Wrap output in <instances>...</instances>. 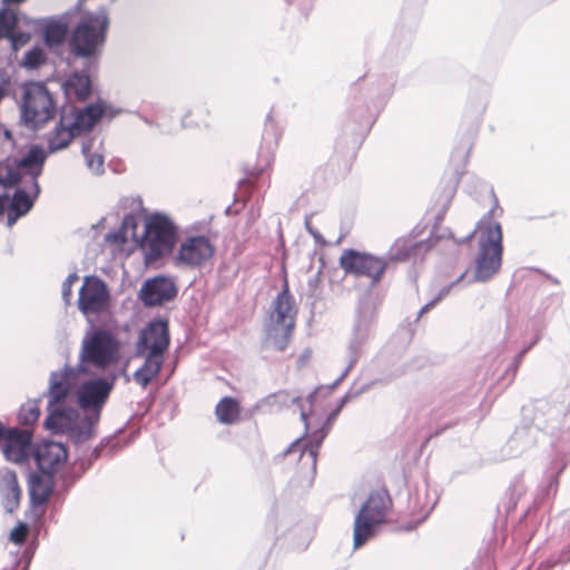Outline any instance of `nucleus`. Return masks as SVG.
Segmentation results:
<instances>
[{"instance_id": "f257e3e1", "label": "nucleus", "mask_w": 570, "mask_h": 570, "mask_svg": "<svg viewBox=\"0 0 570 570\" xmlns=\"http://www.w3.org/2000/svg\"><path fill=\"white\" fill-rule=\"evenodd\" d=\"M521 416L524 422L533 424L542 434L551 438L556 460L547 471L544 494H556L559 475L570 458V384L553 391L548 397L523 405Z\"/></svg>"}, {"instance_id": "f03ea898", "label": "nucleus", "mask_w": 570, "mask_h": 570, "mask_svg": "<svg viewBox=\"0 0 570 570\" xmlns=\"http://www.w3.org/2000/svg\"><path fill=\"white\" fill-rule=\"evenodd\" d=\"M492 217L482 218L473 230L476 242V253L473 259V281L478 283H485L492 279L502 266V228Z\"/></svg>"}, {"instance_id": "7ed1b4c3", "label": "nucleus", "mask_w": 570, "mask_h": 570, "mask_svg": "<svg viewBox=\"0 0 570 570\" xmlns=\"http://www.w3.org/2000/svg\"><path fill=\"white\" fill-rule=\"evenodd\" d=\"M109 24L105 9L82 16L68 37L70 53L75 58L96 59L107 40Z\"/></svg>"}, {"instance_id": "20e7f679", "label": "nucleus", "mask_w": 570, "mask_h": 570, "mask_svg": "<svg viewBox=\"0 0 570 570\" xmlns=\"http://www.w3.org/2000/svg\"><path fill=\"white\" fill-rule=\"evenodd\" d=\"M120 358V342L117 336L107 328L95 327L92 324L86 331L81 341L79 362L76 365L87 373V366L106 370L115 365Z\"/></svg>"}, {"instance_id": "39448f33", "label": "nucleus", "mask_w": 570, "mask_h": 570, "mask_svg": "<svg viewBox=\"0 0 570 570\" xmlns=\"http://www.w3.org/2000/svg\"><path fill=\"white\" fill-rule=\"evenodd\" d=\"M393 507L385 488L372 491L357 511L354 520L353 541L357 549L366 543L383 524Z\"/></svg>"}, {"instance_id": "423d86ee", "label": "nucleus", "mask_w": 570, "mask_h": 570, "mask_svg": "<svg viewBox=\"0 0 570 570\" xmlns=\"http://www.w3.org/2000/svg\"><path fill=\"white\" fill-rule=\"evenodd\" d=\"M376 328V308L367 299L361 301L356 311L353 331L347 345V365L342 374L330 386L335 389L358 362L366 344L373 337Z\"/></svg>"}, {"instance_id": "0eeeda50", "label": "nucleus", "mask_w": 570, "mask_h": 570, "mask_svg": "<svg viewBox=\"0 0 570 570\" xmlns=\"http://www.w3.org/2000/svg\"><path fill=\"white\" fill-rule=\"evenodd\" d=\"M295 302L285 287L272 304L268 322L265 324L267 341L278 351H284L291 341L296 320Z\"/></svg>"}, {"instance_id": "6e6552de", "label": "nucleus", "mask_w": 570, "mask_h": 570, "mask_svg": "<svg viewBox=\"0 0 570 570\" xmlns=\"http://www.w3.org/2000/svg\"><path fill=\"white\" fill-rule=\"evenodd\" d=\"M99 420L100 416L97 414L85 413L80 416L78 410L65 406L52 410L45 421V426L49 430L66 432L75 444H82L94 436V429Z\"/></svg>"}, {"instance_id": "1a4fd4ad", "label": "nucleus", "mask_w": 570, "mask_h": 570, "mask_svg": "<svg viewBox=\"0 0 570 570\" xmlns=\"http://www.w3.org/2000/svg\"><path fill=\"white\" fill-rule=\"evenodd\" d=\"M145 217L147 218L142 238L145 256L147 262H156L173 250L178 228L169 216Z\"/></svg>"}, {"instance_id": "9d476101", "label": "nucleus", "mask_w": 570, "mask_h": 570, "mask_svg": "<svg viewBox=\"0 0 570 570\" xmlns=\"http://www.w3.org/2000/svg\"><path fill=\"white\" fill-rule=\"evenodd\" d=\"M55 114V101L46 86L38 82L28 85L22 106L24 121L37 129L53 118Z\"/></svg>"}, {"instance_id": "9b49d317", "label": "nucleus", "mask_w": 570, "mask_h": 570, "mask_svg": "<svg viewBox=\"0 0 570 570\" xmlns=\"http://www.w3.org/2000/svg\"><path fill=\"white\" fill-rule=\"evenodd\" d=\"M118 376L111 373L106 376L91 377L83 381L77 389V404L85 413L101 415Z\"/></svg>"}, {"instance_id": "f8f14e48", "label": "nucleus", "mask_w": 570, "mask_h": 570, "mask_svg": "<svg viewBox=\"0 0 570 570\" xmlns=\"http://www.w3.org/2000/svg\"><path fill=\"white\" fill-rule=\"evenodd\" d=\"M340 266L346 274L366 277L371 286H375L382 279L387 263L382 257L350 248L342 253Z\"/></svg>"}, {"instance_id": "ddd939ff", "label": "nucleus", "mask_w": 570, "mask_h": 570, "mask_svg": "<svg viewBox=\"0 0 570 570\" xmlns=\"http://www.w3.org/2000/svg\"><path fill=\"white\" fill-rule=\"evenodd\" d=\"M170 344L168 321L154 318L139 332L136 343V355H154L165 357Z\"/></svg>"}, {"instance_id": "4468645a", "label": "nucleus", "mask_w": 570, "mask_h": 570, "mask_svg": "<svg viewBox=\"0 0 570 570\" xmlns=\"http://www.w3.org/2000/svg\"><path fill=\"white\" fill-rule=\"evenodd\" d=\"M110 305V292L107 284L98 276H86L79 291L78 308L85 315H97Z\"/></svg>"}, {"instance_id": "2eb2a0df", "label": "nucleus", "mask_w": 570, "mask_h": 570, "mask_svg": "<svg viewBox=\"0 0 570 570\" xmlns=\"http://www.w3.org/2000/svg\"><path fill=\"white\" fill-rule=\"evenodd\" d=\"M214 253L215 248L206 236H187L180 243L174 263L178 267L197 268L209 261Z\"/></svg>"}, {"instance_id": "dca6fc26", "label": "nucleus", "mask_w": 570, "mask_h": 570, "mask_svg": "<svg viewBox=\"0 0 570 570\" xmlns=\"http://www.w3.org/2000/svg\"><path fill=\"white\" fill-rule=\"evenodd\" d=\"M81 370V367L65 365L61 371L50 373L49 386L43 393V396L48 399L49 414L52 410L61 407L59 405L67 400L76 380L82 374Z\"/></svg>"}, {"instance_id": "f3484780", "label": "nucleus", "mask_w": 570, "mask_h": 570, "mask_svg": "<svg viewBox=\"0 0 570 570\" xmlns=\"http://www.w3.org/2000/svg\"><path fill=\"white\" fill-rule=\"evenodd\" d=\"M3 442V455L7 461L23 463L32 449V433L24 429L6 428L0 422V443Z\"/></svg>"}, {"instance_id": "a211bd4d", "label": "nucleus", "mask_w": 570, "mask_h": 570, "mask_svg": "<svg viewBox=\"0 0 570 570\" xmlns=\"http://www.w3.org/2000/svg\"><path fill=\"white\" fill-rule=\"evenodd\" d=\"M178 287L168 276H154L146 279L138 292V298L145 307L161 306L176 298Z\"/></svg>"}, {"instance_id": "6ab92c4d", "label": "nucleus", "mask_w": 570, "mask_h": 570, "mask_svg": "<svg viewBox=\"0 0 570 570\" xmlns=\"http://www.w3.org/2000/svg\"><path fill=\"white\" fill-rule=\"evenodd\" d=\"M107 106L104 101L91 104L82 109L70 108L69 110L63 109V124L70 126L75 136H79L82 132L91 130L95 125L105 116L107 112Z\"/></svg>"}, {"instance_id": "aec40b11", "label": "nucleus", "mask_w": 570, "mask_h": 570, "mask_svg": "<svg viewBox=\"0 0 570 570\" xmlns=\"http://www.w3.org/2000/svg\"><path fill=\"white\" fill-rule=\"evenodd\" d=\"M328 432V428L322 425L320 429L312 432L306 443L301 444L302 438L292 442L283 452V455L285 456L293 452H299L298 461L301 466H308L311 475H314L316 472L318 449Z\"/></svg>"}, {"instance_id": "412c9836", "label": "nucleus", "mask_w": 570, "mask_h": 570, "mask_svg": "<svg viewBox=\"0 0 570 570\" xmlns=\"http://www.w3.org/2000/svg\"><path fill=\"white\" fill-rule=\"evenodd\" d=\"M33 458L41 473L53 475L66 462L68 450L61 442L45 441L36 446Z\"/></svg>"}, {"instance_id": "4be33fe9", "label": "nucleus", "mask_w": 570, "mask_h": 570, "mask_svg": "<svg viewBox=\"0 0 570 570\" xmlns=\"http://www.w3.org/2000/svg\"><path fill=\"white\" fill-rule=\"evenodd\" d=\"M45 161V151L35 146L18 161L17 169H11L9 165L0 166V180L6 185H16L20 180L18 169L27 170L35 178L40 175Z\"/></svg>"}, {"instance_id": "5701e85b", "label": "nucleus", "mask_w": 570, "mask_h": 570, "mask_svg": "<svg viewBox=\"0 0 570 570\" xmlns=\"http://www.w3.org/2000/svg\"><path fill=\"white\" fill-rule=\"evenodd\" d=\"M540 433L533 424L527 423L522 419L521 424L517 426L503 448L504 455L517 458L530 451L538 444Z\"/></svg>"}, {"instance_id": "b1692460", "label": "nucleus", "mask_w": 570, "mask_h": 570, "mask_svg": "<svg viewBox=\"0 0 570 570\" xmlns=\"http://www.w3.org/2000/svg\"><path fill=\"white\" fill-rule=\"evenodd\" d=\"M29 532L27 523L19 522L18 525L10 532V540L17 544L14 551L9 552V561L1 570H28L35 549L26 547L21 549V544L26 541Z\"/></svg>"}, {"instance_id": "393cba45", "label": "nucleus", "mask_w": 570, "mask_h": 570, "mask_svg": "<svg viewBox=\"0 0 570 570\" xmlns=\"http://www.w3.org/2000/svg\"><path fill=\"white\" fill-rule=\"evenodd\" d=\"M28 488L31 505L33 508L42 507L41 513H43V507L53 491L52 475L31 473Z\"/></svg>"}, {"instance_id": "a878e982", "label": "nucleus", "mask_w": 570, "mask_h": 570, "mask_svg": "<svg viewBox=\"0 0 570 570\" xmlns=\"http://www.w3.org/2000/svg\"><path fill=\"white\" fill-rule=\"evenodd\" d=\"M63 91L70 101L82 102L89 98L91 94V80L88 75L73 72L63 82Z\"/></svg>"}, {"instance_id": "bb28decb", "label": "nucleus", "mask_w": 570, "mask_h": 570, "mask_svg": "<svg viewBox=\"0 0 570 570\" xmlns=\"http://www.w3.org/2000/svg\"><path fill=\"white\" fill-rule=\"evenodd\" d=\"M144 357V364L135 371L134 380L141 387L146 389L154 379H156L164 365L165 357H158L154 355H138Z\"/></svg>"}, {"instance_id": "cd10ccee", "label": "nucleus", "mask_w": 570, "mask_h": 570, "mask_svg": "<svg viewBox=\"0 0 570 570\" xmlns=\"http://www.w3.org/2000/svg\"><path fill=\"white\" fill-rule=\"evenodd\" d=\"M70 128V126L63 124V115L61 114L56 128L50 131L47 137L48 149L50 153L61 150L69 146L76 137Z\"/></svg>"}, {"instance_id": "c85d7f7f", "label": "nucleus", "mask_w": 570, "mask_h": 570, "mask_svg": "<svg viewBox=\"0 0 570 570\" xmlns=\"http://www.w3.org/2000/svg\"><path fill=\"white\" fill-rule=\"evenodd\" d=\"M1 492L4 497V508L8 512H13L20 502L21 489L14 472L8 471L2 479Z\"/></svg>"}, {"instance_id": "c756f323", "label": "nucleus", "mask_w": 570, "mask_h": 570, "mask_svg": "<svg viewBox=\"0 0 570 570\" xmlns=\"http://www.w3.org/2000/svg\"><path fill=\"white\" fill-rule=\"evenodd\" d=\"M268 399H274L277 404L285 407H295L299 411L301 420L304 422L305 435L308 434V415L309 412L305 410L304 402L301 395L288 391H281L271 395Z\"/></svg>"}, {"instance_id": "7c9ffc66", "label": "nucleus", "mask_w": 570, "mask_h": 570, "mask_svg": "<svg viewBox=\"0 0 570 570\" xmlns=\"http://www.w3.org/2000/svg\"><path fill=\"white\" fill-rule=\"evenodd\" d=\"M215 413L220 423L233 424L239 417V404L235 399L225 396L216 405Z\"/></svg>"}, {"instance_id": "2f4dec72", "label": "nucleus", "mask_w": 570, "mask_h": 570, "mask_svg": "<svg viewBox=\"0 0 570 570\" xmlns=\"http://www.w3.org/2000/svg\"><path fill=\"white\" fill-rule=\"evenodd\" d=\"M90 469V461L85 458H78L61 474V484L65 491H68L80 478Z\"/></svg>"}, {"instance_id": "473e14b6", "label": "nucleus", "mask_w": 570, "mask_h": 570, "mask_svg": "<svg viewBox=\"0 0 570 570\" xmlns=\"http://www.w3.org/2000/svg\"><path fill=\"white\" fill-rule=\"evenodd\" d=\"M419 246V243H414L412 238H399L389 250V258L391 261H406L410 258L411 253L415 250Z\"/></svg>"}, {"instance_id": "72a5a7b5", "label": "nucleus", "mask_w": 570, "mask_h": 570, "mask_svg": "<svg viewBox=\"0 0 570 570\" xmlns=\"http://www.w3.org/2000/svg\"><path fill=\"white\" fill-rule=\"evenodd\" d=\"M40 399L29 401L20 407L18 421L21 425L28 426L35 424L40 416Z\"/></svg>"}, {"instance_id": "f704fd0d", "label": "nucleus", "mask_w": 570, "mask_h": 570, "mask_svg": "<svg viewBox=\"0 0 570 570\" xmlns=\"http://www.w3.org/2000/svg\"><path fill=\"white\" fill-rule=\"evenodd\" d=\"M67 36V26L63 23H50L45 29V41L49 46L61 45Z\"/></svg>"}, {"instance_id": "c9c22d12", "label": "nucleus", "mask_w": 570, "mask_h": 570, "mask_svg": "<svg viewBox=\"0 0 570 570\" xmlns=\"http://www.w3.org/2000/svg\"><path fill=\"white\" fill-rule=\"evenodd\" d=\"M209 111L204 107H197L188 110L183 117V126L184 127H199L202 125L206 126V118L208 117Z\"/></svg>"}, {"instance_id": "e433bc0d", "label": "nucleus", "mask_w": 570, "mask_h": 570, "mask_svg": "<svg viewBox=\"0 0 570 570\" xmlns=\"http://www.w3.org/2000/svg\"><path fill=\"white\" fill-rule=\"evenodd\" d=\"M18 19L13 11L8 9L0 10V38H11L17 26Z\"/></svg>"}, {"instance_id": "4c0bfd02", "label": "nucleus", "mask_w": 570, "mask_h": 570, "mask_svg": "<svg viewBox=\"0 0 570 570\" xmlns=\"http://www.w3.org/2000/svg\"><path fill=\"white\" fill-rule=\"evenodd\" d=\"M10 207L13 214H27L32 207V199L24 190L18 189L12 197Z\"/></svg>"}, {"instance_id": "58836bf2", "label": "nucleus", "mask_w": 570, "mask_h": 570, "mask_svg": "<svg viewBox=\"0 0 570 570\" xmlns=\"http://www.w3.org/2000/svg\"><path fill=\"white\" fill-rule=\"evenodd\" d=\"M464 278V273L461 274L455 281L451 282L449 285L443 286L439 293L425 305L421 307L417 313L416 320H419L423 314L428 313L431 308H433L441 299H443L446 295H449L450 291L458 285Z\"/></svg>"}, {"instance_id": "ea45409f", "label": "nucleus", "mask_w": 570, "mask_h": 570, "mask_svg": "<svg viewBox=\"0 0 570 570\" xmlns=\"http://www.w3.org/2000/svg\"><path fill=\"white\" fill-rule=\"evenodd\" d=\"M119 209L122 210L124 214H146V208L139 196L124 197L119 203Z\"/></svg>"}, {"instance_id": "a19ab883", "label": "nucleus", "mask_w": 570, "mask_h": 570, "mask_svg": "<svg viewBox=\"0 0 570 570\" xmlns=\"http://www.w3.org/2000/svg\"><path fill=\"white\" fill-rule=\"evenodd\" d=\"M46 61L43 50L39 47H35L27 51L23 57V66L30 69L38 68Z\"/></svg>"}, {"instance_id": "79ce46f5", "label": "nucleus", "mask_w": 570, "mask_h": 570, "mask_svg": "<svg viewBox=\"0 0 570 570\" xmlns=\"http://www.w3.org/2000/svg\"><path fill=\"white\" fill-rule=\"evenodd\" d=\"M82 151L85 154L88 168L96 174H101L104 171V157L100 154L90 153L87 147H83Z\"/></svg>"}, {"instance_id": "37998d69", "label": "nucleus", "mask_w": 570, "mask_h": 570, "mask_svg": "<svg viewBox=\"0 0 570 570\" xmlns=\"http://www.w3.org/2000/svg\"><path fill=\"white\" fill-rule=\"evenodd\" d=\"M373 383H366V384H363L362 386L360 387H356L355 385L352 386L347 392L346 394L340 399L338 401V404L336 407H340V412L342 411V409L344 407V405L351 401V400H354V399H357L361 394H363L364 392H366L371 386H372Z\"/></svg>"}, {"instance_id": "c03bdc74", "label": "nucleus", "mask_w": 570, "mask_h": 570, "mask_svg": "<svg viewBox=\"0 0 570 570\" xmlns=\"http://www.w3.org/2000/svg\"><path fill=\"white\" fill-rule=\"evenodd\" d=\"M541 338V331L540 330H537L535 333H534V336H533V340L532 342L524 346L514 357L512 364H511V370L513 371V373H515L520 366V364L522 363V360L524 357V355L540 341Z\"/></svg>"}, {"instance_id": "a18cd8bd", "label": "nucleus", "mask_w": 570, "mask_h": 570, "mask_svg": "<svg viewBox=\"0 0 570 570\" xmlns=\"http://www.w3.org/2000/svg\"><path fill=\"white\" fill-rule=\"evenodd\" d=\"M79 279V276L76 272L69 274L67 278L63 281L61 286V295L62 299L66 304H69L71 294H72V285Z\"/></svg>"}, {"instance_id": "49530a36", "label": "nucleus", "mask_w": 570, "mask_h": 570, "mask_svg": "<svg viewBox=\"0 0 570 570\" xmlns=\"http://www.w3.org/2000/svg\"><path fill=\"white\" fill-rule=\"evenodd\" d=\"M464 170H461V171H452L449 174V177L445 181L446 185H449V193H448V197H449V200L453 197V195L455 194V190L459 186V183H460V179H461V176L463 175Z\"/></svg>"}, {"instance_id": "de8ad7c7", "label": "nucleus", "mask_w": 570, "mask_h": 570, "mask_svg": "<svg viewBox=\"0 0 570 570\" xmlns=\"http://www.w3.org/2000/svg\"><path fill=\"white\" fill-rule=\"evenodd\" d=\"M261 174L262 169L253 170L248 174V176L245 179H242L239 183L240 193H248L250 189H253L255 180L258 178Z\"/></svg>"}, {"instance_id": "09e8293b", "label": "nucleus", "mask_w": 570, "mask_h": 570, "mask_svg": "<svg viewBox=\"0 0 570 570\" xmlns=\"http://www.w3.org/2000/svg\"><path fill=\"white\" fill-rule=\"evenodd\" d=\"M14 145L11 131L0 125V150L12 148Z\"/></svg>"}, {"instance_id": "8fccbe9b", "label": "nucleus", "mask_w": 570, "mask_h": 570, "mask_svg": "<svg viewBox=\"0 0 570 570\" xmlns=\"http://www.w3.org/2000/svg\"><path fill=\"white\" fill-rule=\"evenodd\" d=\"M109 442L110 440H102L95 449H92L88 456H83L86 461H90V466L101 456L104 448L108 445Z\"/></svg>"}, {"instance_id": "3c124183", "label": "nucleus", "mask_w": 570, "mask_h": 570, "mask_svg": "<svg viewBox=\"0 0 570 570\" xmlns=\"http://www.w3.org/2000/svg\"><path fill=\"white\" fill-rule=\"evenodd\" d=\"M10 87V77L4 70H0V95L6 97Z\"/></svg>"}, {"instance_id": "603ef678", "label": "nucleus", "mask_w": 570, "mask_h": 570, "mask_svg": "<svg viewBox=\"0 0 570 570\" xmlns=\"http://www.w3.org/2000/svg\"><path fill=\"white\" fill-rule=\"evenodd\" d=\"M340 414V407H335L327 416L326 421L323 423V426L328 428L331 430L333 422Z\"/></svg>"}, {"instance_id": "864d4df0", "label": "nucleus", "mask_w": 570, "mask_h": 570, "mask_svg": "<svg viewBox=\"0 0 570 570\" xmlns=\"http://www.w3.org/2000/svg\"><path fill=\"white\" fill-rule=\"evenodd\" d=\"M21 216H0V224H6L8 228L13 227Z\"/></svg>"}, {"instance_id": "5fc2aeb1", "label": "nucleus", "mask_w": 570, "mask_h": 570, "mask_svg": "<svg viewBox=\"0 0 570 570\" xmlns=\"http://www.w3.org/2000/svg\"><path fill=\"white\" fill-rule=\"evenodd\" d=\"M557 561L559 563H568L570 561V543L562 549Z\"/></svg>"}, {"instance_id": "6e6d98bb", "label": "nucleus", "mask_w": 570, "mask_h": 570, "mask_svg": "<svg viewBox=\"0 0 570 570\" xmlns=\"http://www.w3.org/2000/svg\"><path fill=\"white\" fill-rule=\"evenodd\" d=\"M9 199L7 196H0V214H4Z\"/></svg>"}, {"instance_id": "4d7b16f0", "label": "nucleus", "mask_w": 570, "mask_h": 570, "mask_svg": "<svg viewBox=\"0 0 570 570\" xmlns=\"http://www.w3.org/2000/svg\"><path fill=\"white\" fill-rule=\"evenodd\" d=\"M450 232L448 229H444L442 233H436L434 228L431 230L430 235L435 238H444L446 236H450Z\"/></svg>"}, {"instance_id": "13d9d810", "label": "nucleus", "mask_w": 570, "mask_h": 570, "mask_svg": "<svg viewBox=\"0 0 570 570\" xmlns=\"http://www.w3.org/2000/svg\"><path fill=\"white\" fill-rule=\"evenodd\" d=\"M433 508H434V504H432V505H430L428 508H421L420 509V512L423 514V517L420 519V522L426 519V517L433 510Z\"/></svg>"}, {"instance_id": "bf43d9fd", "label": "nucleus", "mask_w": 570, "mask_h": 570, "mask_svg": "<svg viewBox=\"0 0 570 570\" xmlns=\"http://www.w3.org/2000/svg\"><path fill=\"white\" fill-rule=\"evenodd\" d=\"M315 396H316V391H313V392H311V393L307 395V400H306V401L308 402L309 407H312V404H313V402H314V400H315Z\"/></svg>"}, {"instance_id": "052dcab7", "label": "nucleus", "mask_w": 570, "mask_h": 570, "mask_svg": "<svg viewBox=\"0 0 570 570\" xmlns=\"http://www.w3.org/2000/svg\"><path fill=\"white\" fill-rule=\"evenodd\" d=\"M118 233L111 232L107 235V240H117L118 239Z\"/></svg>"}, {"instance_id": "680f3d73", "label": "nucleus", "mask_w": 570, "mask_h": 570, "mask_svg": "<svg viewBox=\"0 0 570 570\" xmlns=\"http://www.w3.org/2000/svg\"><path fill=\"white\" fill-rule=\"evenodd\" d=\"M305 224H306V227H307L308 232H309V233H311V234H312L316 239H318L320 235H318L316 232H314V230L309 227V225H308V219H307V218H306V220H305Z\"/></svg>"}, {"instance_id": "e2e57ef3", "label": "nucleus", "mask_w": 570, "mask_h": 570, "mask_svg": "<svg viewBox=\"0 0 570 570\" xmlns=\"http://www.w3.org/2000/svg\"><path fill=\"white\" fill-rule=\"evenodd\" d=\"M26 0H3L6 4H19L24 2Z\"/></svg>"}, {"instance_id": "0e129e2a", "label": "nucleus", "mask_w": 570, "mask_h": 570, "mask_svg": "<svg viewBox=\"0 0 570 570\" xmlns=\"http://www.w3.org/2000/svg\"><path fill=\"white\" fill-rule=\"evenodd\" d=\"M548 278L553 283V284H559V281L556 278V277H552V276H548Z\"/></svg>"}, {"instance_id": "69168bd1", "label": "nucleus", "mask_w": 570, "mask_h": 570, "mask_svg": "<svg viewBox=\"0 0 570 570\" xmlns=\"http://www.w3.org/2000/svg\"><path fill=\"white\" fill-rule=\"evenodd\" d=\"M466 163H468V154L464 155V157H463V167H465Z\"/></svg>"}, {"instance_id": "338daca9", "label": "nucleus", "mask_w": 570, "mask_h": 570, "mask_svg": "<svg viewBox=\"0 0 570 570\" xmlns=\"http://www.w3.org/2000/svg\"><path fill=\"white\" fill-rule=\"evenodd\" d=\"M497 207H498V206H495L494 208H491V209H490V212H489V214H494V213H495V210H497Z\"/></svg>"}, {"instance_id": "774afa93", "label": "nucleus", "mask_w": 570, "mask_h": 570, "mask_svg": "<svg viewBox=\"0 0 570 570\" xmlns=\"http://www.w3.org/2000/svg\"><path fill=\"white\" fill-rule=\"evenodd\" d=\"M267 120L271 121V125L273 126V120L271 117H267Z\"/></svg>"}]
</instances>
